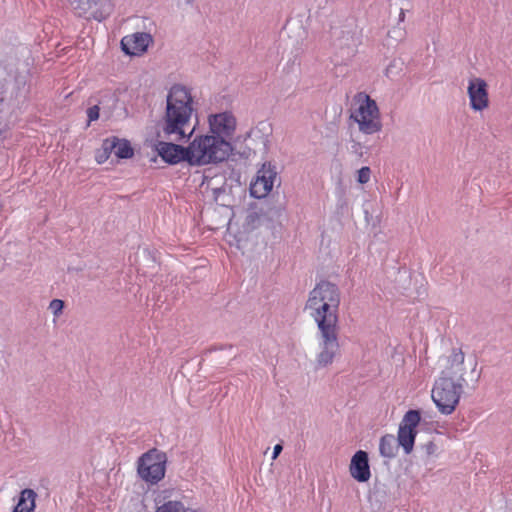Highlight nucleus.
I'll list each match as a JSON object with an SVG mask.
<instances>
[{
    "label": "nucleus",
    "instance_id": "dca6fc26",
    "mask_svg": "<svg viewBox=\"0 0 512 512\" xmlns=\"http://www.w3.org/2000/svg\"><path fill=\"white\" fill-rule=\"evenodd\" d=\"M349 472L351 477L360 483L369 481L371 471L368 462V454L365 451L359 450L352 456Z\"/></svg>",
    "mask_w": 512,
    "mask_h": 512
},
{
    "label": "nucleus",
    "instance_id": "9d476101",
    "mask_svg": "<svg viewBox=\"0 0 512 512\" xmlns=\"http://www.w3.org/2000/svg\"><path fill=\"white\" fill-rule=\"evenodd\" d=\"M79 16H88L97 21L106 19L113 11V0H67Z\"/></svg>",
    "mask_w": 512,
    "mask_h": 512
},
{
    "label": "nucleus",
    "instance_id": "1a4fd4ad",
    "mask_svg": "<svg viewBox=\"0 0 512 512\" xmlns=\"http://www.w3.org/2000/svg\"><path fill=\"white\" fill-rule=\"evenodd\" d=\"M166 464V454L157 449H151L138 458L137 474L147 484H158L165 477Z\"/></svg>",
    "mask_w": 512,
    "mask_h": 512
},
{
    "label": "nucleus",
    "instance_id": "412c9836",
    "mask_svg": "<svg viewBox=\"0 0 512 512\" xmlns=\"http://www.w3.org/2000/svg\"><path fill=\"white\" fill-rule=\"evenodd\" d=\"M402 61L400 59H393L385 68V75L389 78H395L402 70Z\"/></svg>",
    "mask_w": 512,
    "mask_h": 512
},
{
    "label": "nucleus",
    "instance_id": "a211bd4d",
    "mask_svg": "<svg viewBox=\"0 0 512 512\" xmlns=\"http://www.w3.org/2000/svg\"><path fill=\"white\" fill-rule=\"evenodd\" d=\"M37 494L32 489H24L20 492L13 512H34Z\"/></svg>",
    "mask_w": 512,
    "mask_h": 512
},
{
    "label": "nucleus",
    "instance_id": "bb28decb",
    "mask_svg": "<svg viewBox=\"0 0 512 512\" xmlns=\"http://www.w3.org/2000/svg\"><path fill=\"white\" fill-rule=\"evenodd\" d=\"M99 111L100 109L97 105H94L87 110V117L89 123L96 121L99 118Z\"/></svg>",
    "mask_w": 512,
    "mask_h": 512
},
{
    "label": "nucleus",
    "instance_id": "f03ea898",
    "mask_svg": "<svg viewBox=\"0 0 512 512\" xmlns=\"http://www.w3.org/2000/svg\"><path fill=\"white\" fill-rule=\"evenodd\" d=\"M341 292L328 281L318 283L309 293L305 309L317 327L339 326Z\"/></svg>",
    "mask_w": 512,
    "mask_h": 512
},
{
    "label": "nucleus",
    "instance_id": "7ed1b4c3",
    "mask_svg": "<svg viewBox=\"0 0 512 512\" xmlns=\"http://www.w3.org/2000/svg\"><path fill=\"white\" fill-rule=\"evenodd\" d=\"M187 150L188 164L203 167L227 161L234 152V146H226L223 141L206 132L192 136Z\"/></svg>",
    "mask_w": 512,
    "mask_h": 512
},
{
    "label": "nucleus",
    "instance_id": "c756f323",
    "mask_svg": "<svg viewBox=\"0 0 512 512\" xmlns=\"http://www.w3.org/2000/svg\"><path fill=\"white\" fill-rule=\"evenodd\" d=\"M194 0H177V5L178 6H187V5H191L193 3Z\"/></svg>",
    "mask_w": 512,
    "mask_h": 512
},
{
    "label": "nucleus",
    "instance_id": "4be33fe9",
    "mask_svg": "<svg viewBox=\"0 0 512 512\" xmlns=\"http://www.w3.org/2000/svg\"><path fill=\"white\" fill-rule=\"evenodd\" d=\"M372 170L368 166H363L356 171V181L360 185H365L371 181Z\"/></svg>",
    "mask_w": 512,
    "mask_h": 512
},
{
    "label": "nucleus",
    "instance_id": "20e7f679",
    "mask_svg": "<svg viewBox=\"0 0 512 512\" xmlns=\"http://www.w3.org/2000/svg\"><path fill=\"white\" fill-rule=\"evenodd\" d=\"M350 119L357 125L360 133L373 135L382 130L379 107L369 95L360 93L354 99Z\"/></svg>",
    "mask_w": 512,
    "mask_h": 512
},
{
    "label": "nucleus",
    "instance_id": "0eeeda50",
    "mask_svg": "<svg viewBox=\"0 0 512 512\" xmlns=\"http://www.w3.org/2000/svg\"><path fill=\"white\" fill-rule=\"evenodd\" d=\"M207 132L223 141L226 146H234L238 120L231 110L211 112L207 115Z\"/></svg>",
    "mask_w": 512,
    "mask_h": 512
},
{
    "label": "nucleus",
    "instance_id": "39448f33",
    "mask_svg": "<svg viewBox=\"0 0 512 512\" xmlns=\"http://www.w3.org/2000/svg\"><path fill=\"white\" fill-rule=\"evenodd\" d=\"M465 384L461 380L439 377L432 388L431 398L443 415L452 414L459 404Z\"/></svg>",
    "mask_w": 512,
    "mask_h": 512
},
{
    "label": "nucleus",
    "instance_id": "cd10ccee",
    "mask_svg": "<svg viewBox=\"0 0 512 512\" xmlns=\"http://www.w3.org/2000/svg\"><path fill=\"white\" fill-rule=\"evenodd\" d=\"M8 134L4 129H0V149L5 147V141L7 140Z\"/></svg>",
    "mask_w": 512,
    "mask_h": 512
},
{
    "label": "nucleus",
    "instance_id": "393cba45",
    "mask_svg": "<svg viewBox=\"0 0 512 512\" xmlns=\"http://www.w3.org/2000/svg\"><path fill=\"white\" fill-rule=\"evenodd\" d=\"M111 153H112L111 150L105 149V140H104L101 150H99L95 156L97 163H99V164L104 163L109 158Z\"/></svg>",
    "mask_w": 512,
    "mask_h": 512
},
{
    "label": "nucleus",
    "instance_id": "2eb2a0df",
    "mask_svg": "<svg viewBox=\"0 0 512 512\" xmlns=\"http://www.w3.org/2000/svg\"><path fill=\"white\" fill-rule=\"evenodd\" d=\"M153 43V38L149 33L136 32L128 34L121 39V49L128 55L139 57L145 54L149 46Z\"/></svg>",
    "mask_w": 512,
    "mask_h": 512
},
{
    "label": "nucleus",
    "instance_id": "9b49d317",
    "mask_svg": "<svg viewBox=\"0 0 512 512\" xmlns=\"http://www.w3.org/2000/svg\"><path fill=\"white\" fill-rule=\"evenodd\" d=\"M276 181H278L276 167L271 163H264L250 183L251 196L257 199L267 197Z\"/></svg>",
    "mask_w": 512,
    "mask_h": 512
},
{
    "label": "nucleus",
    "instance_id": "f257e3e1",
    "mask_svg": "<svg viewBox=\"0 0 512 512\" xmlns=\"http://www.w3.org/2000/svg\"><path fill=\"white\" fill-rule=\"evenodd\" d=\"M196 103L192 90L186 86L173 85L166 96V109L160 121V133L169 141L147 139L148 145L170 165L182 161L188 163L187 145L178 142L189 140L196 127H190L193 114L196 112Z\"/></svg>",
    "mask_w": 512,
    "mask_h": 512
},
{
    "label": "nucleus",
    "instance_id": "7c9ffc66",
    "mask_svg": "<svg viewBox=\"0 0 512 512\" xmlns=\"http://www.w3.org/2000/svg\"><path fill=\"white\" fill-rule=\"evenodd\" d=\"M254 218H255V217H254L253 215H250V216L248 217V219H249V220H251V221H253V220H254Z\"/></svg>",
    "mask_w": 512,
    "mask_h": 512
},
{
    "label": "nucleus",
    "instance_id": "f3484780",
    "mask_svg": "<svg viewBox=\"0 0 512 512\" xmlns=\"http://www.w3.org/2000/svg\"><path fill=\"white\" fill-rule=\"evenodd\" d=\"M105 149L111 150L117 158L127 159L134 154L129 141L125 139L110 138L105 140Z\"/></svg>",
    "mask_w": 512,
    "mask_h": 512
},
{
    "label": "nucleus",
    "instance_id": "6e6552de",
    "mask_svg": "<svg viewBox=\"0 0 512 512\" xmlns=\"http://www.w3.org/2000/svg\"><path fill=\"white\" fill-rule=\"evenodd\" d=\"M317 344L316 366L318 368L330 366L340 351L339 326L317 327Z\"/></svg>",
    "mask_w": 512,
    "mask_h": 512
},
{
    "label": "nucleus",
    "instance_id": "5701e85b",
    "mask_svg": "<svg viewBox=\"0 0 512 512\" xmlns=\"http://www.w3.org/2000/svg\"><path fill=\"white\" fill-rule=\"evenodd\" d=\"M16 112V108L9 102L0 98V120L9 119Z\"/></svg>",
    "mask_w": 512,
    "mask_h": 512
},
{
    "label": "nucleus",
    "instance_id": "a878e982",
    "mask_svg": "<svg viewBox=\"0 0 512 512\" xmlns=\"http://www.w3.org/2000/svg\"><path fill=\"white\" fill-rule=\"evenodd\" d=\"M424 450L427 456L437 457L438 456V448L437 445L433 442H428L424 445Z\"/></svg>",
    "mask_w": 512,
    "mask_h": 512
},
{
    "label": "nucleus",
    "instance_id": "aec40b11",
    "mask_svg": "<svg viewBox=\"0 0 512 512\" xmlns=\"http://www.w3.org/2000/svg\"><path fill=\"white\" fill-rule=\"evenodd\" d=\"M335 195L337 198V207L339 210H347L350 206L349 199L347 197V190L345 187L340 186L336 189Z\"/></svg>",
    "mask_w": 512,
    "mask_h": 512
},
{
    "label": "nucleus",
    "instance_id": "f8f14e48",
    "mask_svg": "<svg viewBox=\"0 0 512 512\" xmlns=\"http://www.w3.org/2000/svg\"><path fill=\"white\" fill-rule=\"evenodd\" d=\"M420 420L421 416L417 410H409L406 412L399 425L397 441L403 448L405 454H410L413 450L415 437L417 435V426Z\"/></svg>",
    "mask_w": 512,
    "mask_h": 512
},
{
    "label": "nucleus",
    "instance_id": "c85d7f7f",
    "mask_svg": "<svg viewBox=\"0 0 512 512\" xmlns=\"http://www.w3.org/2000/svg\"><path fill=\"white\" fill-rule=\"evenodd\" d=\"M282 449H283V448H282V445H280V444H276V445L274 446V448H273V454H272V459H273V460H275V459L279 456V454L281 453Z\"/></svg>",
    "mask_w": 512,
    "mask_h": 512
},
{
    "label": "nucleus",
    "instance_id": "6ab92c4d",
    "mask_svg": "<svg viewBox=\"0 0 512 512\" xmlns=\"http://www.w3.org/2000/svg\"><path fill=\"white\" fill-rule=\"evenodd\" d=\"M379 451L385 458H392L395 456V439L393 435L387 434L381 437Z\"/></svg>",
    "mask_w": 512,
    "mask_h": 512
},
{
    "label": "nucleus",
    "instance_id": "ddd939ff",
    "mask_svg": "<svg viewBox=\"0 0 512 512\" xmlns=\"http://www.w3.org/2000/svg\"><path fill=\"white\" fill-rule=\"evenodd\" d=\"M154 505V512H201L178 498L175 490L171 488L159 491L154 498Z\"/></svg>",
    "mask_w": 512,
    "mask_h": 512
},
{
    "label": "nucleus",
    "instance_id": "423d86ee",
    "mask_svg": "<svg viewBox=\"0 0 512 512\" xmlns=\"http://www.w3.org/2000/svg\"><path fill=\"white\" fill-rule=\"evenodd\" d=\"M438 365L441 370L439 377L461 380L465 384L464 375L468 369H470L471 374L475 373L477 362L473 357L466 359L461 349L454 348L447 355L439 358Z\"/></svg>",
    "mask_w": 512,
    "mask_h": 512
},
{
    "label": "nucleus",
    "instance_id": "b1692460",
    "mask_svg": "<svg viewBox=\"0 0 512 512\" xmlns=\"http://www.w3.org/2000/svg\"><path fill=\"white\" fill-rule=\"evenodd\" d=\"M49 310L50 312L55 316V317H59L62 312H63V309H64V302L60 299H53L50 303H49Z\"/></svg>",
    "mask_w": 512,
    "mask_h": 512
},
{
    "label": "nucleus",
    "instance_id": "4468645a",
    "mask_svg": "<svg viewBox=\"0 0 512 512\" xmlns=\"http://www.w3.org/2000/svg\"><path fill=\"white\" fill-rule=\"evenodd\" d=\"M469 106L474 112H482L489 107L487 82L479 77L469 79L467 86Z\"/></svg>",
    "mask_w": 512,
    "mask_h": 512
}]
</instances>
